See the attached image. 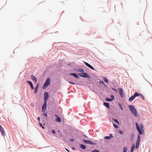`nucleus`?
Here are the masks:
<instances>
[{"label":"nucleus","mask_w":152,"mask_h":152,"mask_svg":"<svg viewBox=\"0 0 152 152\" xmlns=\"http://www.w3.org/2000/svg\"><path fill=\"white\" fill-rule=\"evenodd\" d=\"M129 107L132 113L134 115L135 117L137 116V112L136 109L132 105L129 106Z\"/></svg>","instance_id":"f257e3e1"},{"label":"nucleus","mask_w":152,"mask_h":152,"mask_svg":"<svg viewBox=\"0 0 152 152\" xmlns=\"http://www.w3.org/2000/svg\"><path fill=\"white\" fill-rule=\"evenodd\" d=\"M50 84V79L49 78H48L47 79L45 82V83L43 86V88L45 89L46 88L47 86Z\"/></svg>","instance_id":"f03ea898"},{"label":"nucleus","mask_w":152,"mask_h":152,"mask_svg":"<svg viewBox=\"0 0 152 152\" xmlns=\"http://www.w3.org/2000/svg\"><path fill=\"white\" fill-rule=\"evenodd\" d=\"M79 75L81 77H83L85 78H90V77L88 74L85 72H82L79 74Z\"/></svg>","instance_id":"7ed1b4c3"},{"label":"nucleus","mask_w":152,"mask_h":152,"mask_svg":"<svg viewBox=\"0 0 152 152\" xmlns=\"http://www.w3.org/2000/svg\"><path fill=\"white\" fill-rule=\"evenodd\" d=\"M140 135H138L137 136V142L135 146V148L136 149H137L138 148L139 146V145L140 142Z\"/></svg>","instance_id":"20e7f679"},{"label":"nucleus","mask_w":152,"mask_h":152,"mask_svg":"<svg viewBox=\"0 0 152 152\" xmlns=\"http://www.w3.org/2000/svg\"><path fill=\"white\" fill-rule=\"evenodd\" d=\"M138 95H139L138 93H135L134 94V95L131 96L129 98V101H131L135 99V97L138 96Z\"/></svg>","instance_id":"39448f33"},{"label":"nucleus","mask_w":152,"mask_h":152,"mask_svg":"<svg viewBox=\"0 0 152 152\" xmlns=\"http://www.w3.org/2000/svg\"><path fill=\"white\" fill-rule=\"evenodd\" d=\"M135 125L136 127V129L138 131L139 134H142V131H141V129H140L138 123L137 122L135 123Z\"/></svg>","instance_id":"423d86ee"},{"label":"nucleus","mask_w":152,"mask_h":152,"mask_svg":"<svg viewBox=\"0 0 152 152\" xmlns=\"http://www.w3.org/2000/svg\"><path fill=\"white\" fill-rule=\"evenodd\" d=\"M48 98V94L47 92H45L44 94V100L45 102H47V100Z\"/></svg>","instance_id":"0eeeda50"},{"label":"nucleus","mask_w":152,"mask_h":152,"mask_svg":"<svg viewBox=\"0 0 152 152\" xmlns=\"http://www.w3.org/2000/svg\"><path fill=\"white\" fill-rule=\"evenodd\" d=\"M118 90L119 91V94L120 95V96L122 97H123L124 96V91L123 89L122 88H119L118 89Z\"/></svg>","instance_id":"6e6552de"},{"label":"nucleus","mask_w":152,"mask_h":152,"mask_svg":"<svg viewBox=\"0 0 152 152\" xmlns=\"http://www.w3.org/2000/svg\"><path fill=\"white\" fill-rule=\"evenodd\" d=\"M83 140L85 143H86L89 144H95L93 142H91L90 140H85L84 139H83Z\"/></svg>","instance_id":"1a4fd4ad"},{"label":"nucleus","mask_w":152,"mask_h":152,"mask_svg":"<svg viewBox=\"0 0 152 152\" xmlns=\"http://www.w3.org/2000/svg\"><path fill=\"white\" fill-rule=\"evenodd\" d=\"M46 105H47V102H45L43 106L42 107V111H45L46 109Z\"/></svg>","instance_id":"9d476101"},{"label":"nucleus","mask_w":152,"mask_h":152,"mask_svg":"<svg viewBox=\"0 0 152 152\" xmlns=\"http://www.w3.org/2000/svg\"><path fill=\"white\" fill-rule=\"evenodd\" d=\"M85 63L86 66H87L89 67L91 69H92V70H95L94 68L92 66H91V65H90L88 63L85 62Z\"/></svg>","instance_id":"9b49d317"},{"label":"nucleus","mask_w":152,"mask_h":152,"mask_svg":"<svg viewBox=\"0 0 152 152\" xmlns=\"http://www.w3.org/2000/svg\"><path fill=\"white\" fill-rule=\"evenodd\" d=\"M0 131L3 135H4L5 132L2 126L1 125H0Z\"/></svg>","instance_id":"f8f14e48"},{"label":"nucleus","mask_w":152,"mask_h":152,"mask_svg":"<svg viewBox=\"0 0 152 152\" xmlns=\"http://www.w3.org/2000/svg\"><path fill=\"white\" fill-rule=\"evenodd\" d=\"M31 78L33 80L35 81L36 83L37 82V78L36 77L34 76L33 75H31Z\"/></svg>","instance_id":"ddd939ff"},{"label":"nucleus","mask_w":152,"mask_h":152,"mask_svg":"<svg viewBox=\"0 0 152 152\" xmlns=\"http://www.w3.org/2000/svg\"><path fill=\"white\" fill-rule=\"evenodd\" d=\"M70 75H72L74 76L75 78H79V76L77 75L75 73H71L70 74Z\"/></svg>","instance_id":"4468645a"},{"label":"nucleus","mask_w":152,"mask_h":152,"mask_svg":"<svg viewBox=\"0 0 152 152\" xmlns=\"http://www.w3.org/2000/svg\"><path fill=\"white\" fill-rule=\"evenodd\" d=\"M39 84L38 83V84H37L36 87H35V90H34V93L35 94L37 92V89H38V88L39 87Z\"/></svg>","instance_id":"2eb2a0df"},{"label":"nucleus","mask_w":152,"mask_h":152,"mask_svg":"<svg viewBox=\"0 0 152 152\" xmlns=\"http://www.w3.org/2000/svg\"><path fill=\"white\" fill-rule=\"evenodd\" d=\"M104 105L106 106L107 107L109 108L110 107V105L109 103L104 102Z\"/></svg>","instance_id":"dca6fc26"},{"label":"nucleus","mask_w":152,"mask_h":152,"mask_svg":"<svg viewBox=\"0 0 152 152\" xmlns=\"http://www.w3.org/2000/svg\"><path fill=\"white\" fill-rule=\"evenodd\" d=\"M135 148V145L134 144L132 146L131 148L130 152H133L134 151V149Z\"/></svg>","instance_id":"f3484780"},{"label":"nucleus","mask_w":152,"mask_h":152,"mask_svg":"<svg viewBox=\"0 0 152 152\" xmlns=\"http://www.w3.org/2000/svg\"><path fill=\"white\" fill-rule=\"evenodd\" d=\"M77 71L79 72H84V70L81 69H78L77 70Z\"/></svg>","instance_id":"a211bd4d"},{"label":"nucleus","mask_w":152,"mask_h":152,"mask_svg":"<svg viewBox=\"0 0 152 152\" xmlns=\"http://www.w3.org/2000/svg\"><path fill=\"white\" fill-rule=\"evenodd\" d=\"M127 149L128 148L126 146H124V148L123 152H126Z\"/></svg>","instance_id":"6ab92c4d"},{"label":"nucleus","mask_w":152,"mask_h":152,"mask_svg":"<svg viewBox=\"0 0 152 152\" xmlns=\"http://www.w3.org/2000/svg\"><path fill=\"white\" fill-rule=\"evenodd\" d=\"M140 96L141 97L142 99L143 100H145L144 97L143 95L141 94H139L138 96Z\"/></svg>","instance_id":"aec40b11"},{"label":"nucleus","mask_w":152,"mask_h":152,"mask_svg":"<svg viewBox=\"0 0 152 152\" xmlns=\"http://www.w3.org/2000/svg\"><path fill=\"white\" fill-rule=\"evenodd\" d=\"M56 120V121L59 122H61V119L59 117H58Z\"/></svg>","instance_id":"412c9836"},{"label":"nucleus","mask_w":152,"mask_h":152,"mask_svg":"<svg viewBox=\"0 0 152 152\" xmlns=\"http://www.w3.org/2000/svg\"><path fill=\"white\" fill-rule=\"evenodd\" d=\"M81 148H82L83 149H85L86 148V146L83 145H81L80 146Z\"/></svg>","instance_id":"4be33fe9"},{"label":"nucleus","mask_w":152,"mask_h":152,"mask_svg":"<svg viewBox=\"0 0 152 152\" xmlns=\"http://www.w3.org/2000/svg\"><path fill=\"white\" fill-rule=\"evenodd\" d=\"M103 79H104V81H105L107 83H108V80L106 77H104Z\"/></svg>","instance_id":"5701e85b"},{"label":"nucleus","mask_w":152,"mask_h":152,"mask_svg":"<svg viewBox=\"0 0 152 152\" xmlns=\"http://www.w3.org/2000/svg\"><path fill=\"white\" fill-rule=\"evenodd\" d=\"M27 82L29 84L30 86L33 85L32 82L31 81H28Z\"/></svg>","instance_id":"b1692460"},{"label":"nucleus","mask_w":152,"mask_h":152,"mask_svg":"<svg viewBox=\"0 0 152 152\" xmlns=\"http://www.w3.org/2000/svg\"><path fill=\"white\" fill-rule=\"evenodd\" d=\"M99 83L100 84H103L105 87H106V85L104 83V82L103 81H100Z\"/></svg>","instance_id":"393cba45"},{"label":"nucleus","mask_w":152,"mask_h":152,"mask_svg":"<svg viewBox=\"0 0 152 152\" xmlns=\"http://www.w3.org/2000/svg\"><path fill=\"white\" fill-rule=\"evenodd\" d=\"M106 100L107 101L110 102V101H112L113 99H110V98H107L106 99Z\"/></svg>","instance_id":"a878e982"},{"label":"nucleus","mask_w":152,"mask_h":152,"mask_svg":"<svg viewBox=\"0 0 152 152\" xmlns=\"http://www.w3.org/2000/svg\"><path fill=\"white\" fill-rule=\"evenodd\" d=\"M104 138L106 140H109L110 139V137L108 136H105Z\"/></svg>","instance_id":"bb28decb"},{"label":"nucleus","mask_w":152,"mask_h":152,"mask_svg":"<svg viewBox=\"0 0 152 152\" xmlns=\"http://www.w3.org/2000/svg\"><path fill=\"white\" fill-rule=\"evenodd\" d=\"M113 125L115 128H118V126L115 124H113Z\"/></svg>","instance_id":"cd10ccee"},{"label":"nucleus","mask_w":152,"mask_h":152,"mask_svg":"<svg viewBox=\"0 0 152 152\" xmlns=\"http://www.w3.org/2000/svg\"><path fill=\"white\" fill-rule=\"evenodd\" d=\"M113 120L117 124H119V122H118V120H116V119H114Z\"/></svg>","instance_id":"c85d7f7f"},{"label":"nucleus","mask_w":152,"mask_h":152,"mask_svg":"<svg viewBox=\"0 0 152 152\" xmlns=\"http://www.w3.org/2000/svg\"><path fill=\"white\" fill-rule=\"evenodd\" d=\"M39 124L40 125V126L42 127V128L43 129H45V127L42 126V124L41 123H39Z\"/></svg>","instance_id":"c756f323"},{"label":"nucleus","mask_w":152,"mask_h":152,"mask_svg":"<svg viewBox=\"0 0 152 152\" xmlns=\"http://www.w3.org/2000/svg\"><path fill=\"white\" fill-rule=\"evenodd\" d=\"M111 97L112 98L111 99L113 100L114 99V96L113 95H111Z\"/></svg>","instance_id":"7c9ffc66"},{"label":"nucleus","mask_w":152,"mask_h":152,"mask_svg":"<svg viewBox=\"0 0 152 152\" xmlns=\"http://www.w3.org/2000/svg\"><path fill=\"white\" fill-rule=\"evenodd\" d=\"M31 88L32 89V90H33L34 89V87L33 86V85H31V86H30Z\"/></svg>","instance_id":"2f4dec72"},{"label":"nucleus","mask_w":152,"mask_h":152,"mask_svg":"<svg viewBox=\"0 0 152 152\" xmlns=\"http://www.w3.org/2000/svg\"><path fill=\"white\" fill-rule=\"evenodd\" d=\"M92 152H99V151L96 150H94L92 151Z\"/></svg>","instance_id":"473e14b6"},{"label":"nucleus","mask_w":152,"mask_h":152,"mask_svg":"<svg viewBox=\"0 0 152 152\" xmlns=\"http://www.w3.org/2000/svg\"><path fill=\"white\" fill-rule=\"evenodd\" d=\"M119 133L121 134H123L124 133L122 131H119Z\"/></svg>","instance_id":"72a5a7b5"},{"label":"nucleus","mask_w":152,"mask_h":152,"mask_svg":"<svg viewBox=\"0 0 152 152\" xmlns=\"http://www.w3.org/2000/svg\"><path fill=\"white\" fill-rule=\"evenodd\" d=\"M120 108L121 109V110H123V107H122V106H121V104H120Z\"/></svg>","instance_id":"f704fd0d"},{"label":"nucleus","mask_w":152,"mask_h":152,"mask_svg":"<svg viewBox=\"0 0 152 152\" xmlns=\"http://www.w3.org/2000/svg\"><path fill=\"white\" fill-rule=\"evenodd\" d=\"M43 115L46 116V117H47V113H45L43 114Z\"/></svg>","instance_id":"c9c22d12"},{"label":"nucleus","mask_w":152,"mask_h":152,"mask_svg":"<svg viewBox=\"0 0 152 152\" xmlns=\"http://www.w3.org/2000/svg\"><path fill=\"white\" fill-rule=\"evenodd\" d=\"M68 82H69V83H71V84H75V83H72V82H70V81H68Z\"/></svg>","instance_id":"e433bc0d"},{"label":"nucleus","mask_w":152,"mask_h":152,"mask_svg":"<svg viewBox=\"0 0 152 152\" xmlns=\"http://www.w3.org/2000/svg\"><path fill=\"white\" fill-rule=\"evenodd\" d=\"M52 132L53 134H55L56 133V132L54 130H52Z\"/></svg>","instance_id":"4c0bfd02"},{"label":"nucleus","mask_w":152,"mask_h":152,"mask_svg":"<svg viewBox=\"0 0 152 152\" xmlns=\"http://www.w3.org/2000/svg\"><path fill=\"white\" fill-rule=\"evenodd\" d=\"M109 135H110V136L109 137H113V135L112 134H110Z\"/></svg>","instance_id":"58836bf2"},{"label":"nucleus","mask_w":152,"mask_h":152,"mask_svg":"<svg viewBox=\"0 0 152 152\" xmlns=\"http://www.w3.org/2000/svg\"><path fill=\"white\" fill-rule=\"evenodd\" d=\"M140 126L141 127V129H142V128H143V126H142V125H140Z\"/></svg>","instance_id":"ea45409f"},{"label":"nucleus","mask_w":152,"mask_h":152,"mask_svg":"<svg viewBox=\"0 0 152 152\" xmlns=\"http://www.w3.org/2000/svg\"><path fill=\"white\" fill-rule=\"evenodd\" d=\"M113 90H114V91H115L116 92H117V91L115 89H114V88H113Z\"/></svg>","instance_id":"a19ab883"},{"label":"nucleus","mask_w":152,"mask_h":152,"mask_svg":"<svg viewBox=\"0 0 152 152\" xmlns=\"http://www.w3.org/2000/svg\"><path fill=\"white\" fill-rule=\"evenodd\" d=\"M66 150L68 152H69V150L66 148H65Z\"/></svg>","instance_id":"79ce46f5"},{"label":"nucleus","mask_w":152,"mask_h":152,"mask_svg":"<svg viewBox=\"0 0 152 152\" xmlns=\"http://www.w3.org/2000/svg\"><path fill=\"white\" fill-rule=\"evenodd\" d=\"M70 141H73L74 140L73 139H70Z\"/></svg>","instance_id":"37998d69"},{"label":"nucleus","mask_w":152,"mask_h":152,"mask_svg":"<svg viewBox=\"0 0 152 152\" xmlns=\"http://www.w3.org/2000/svg\"><path fill=\"white\" fill-rule=\"evenodd\" d=\"M38 120L39 121H40V118H39V117H38Z\"/></svg>","instance_id":"c03bdc74"},{"label":"nucleus","mask_w":152,"mask_h":152,"mask_svg":"<svg viewBox=\"0 0 152 152\" xmlns=\"http://www.w3.org/2000/svg\"><path fill=\"white\" fill-rule=\"evenodd\" d=\"M55 116H56V117H57V118H58V117H59L58 116V115H55Z\"/></svg>","instance_id":"a18cd8bd"}]
</instances>
